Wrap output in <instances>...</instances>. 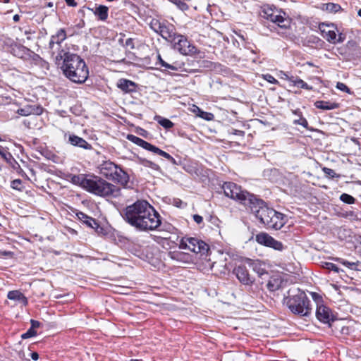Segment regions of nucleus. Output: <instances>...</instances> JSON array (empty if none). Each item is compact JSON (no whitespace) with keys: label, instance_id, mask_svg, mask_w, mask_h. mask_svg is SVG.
Here are the masks:
<instances>
[{"label":"nucleus","instance_id":"a211bd4d","mask_svg":"<svg viewBox=\"0 0 361 361\" xmlns=\"http://www.w3.org/2000/svg\"><path fill=\"white\" fill-rule=\"evenodd\" d=\"M233 273L240 283L244 285H252L255 279L249 274L248 270L244 265H239L234 268Z\"/></svg>","mask_w":361,"mask_h":361},{"label":"nucleus","instance_id":"6ab92c4d","mask_svg":"<svg viewBox=\"0 0 361 361\" xmlns=\"http://www.w3.org/2000/svg\"><path fill=\"white\" fill-rule=\"evenodd\" d=\"M66 32L64 28L59 29L55 35H51L49 47L52 51L53 54H54V50L56 45L58 50L57 53L59 51V50L62 49L61 44L66 39Z\"/></svg>","mask_w":361,"mask_h":361},{"label":"nucleus","instance_id":"6e6552de","mask_svg":"<svg viewBox=\"0 0 361 361\" xmlns=\"http://www.w3.org/2000/svg\"><path fill=\"white\" fill-rule=\"evenodd\" d=\"M247 207L255 214L262 224L267 226L271 215H275V210L268 207L262 200L253 197Z\"/></svg>","mask_w":361,"mask_h":361},{"label":"nucleus","instance_id":"774afa93","mask_svg":"<svg viewBox=\"0 0 361 361\" xmlns=\"http://www.w3.org/2000/svg\"><path fill=\"white\" fill-rule=\"evenodd\" d=\"M257 273H258V274H259V275L263 274V273H262V272H260L259 271H257Z\"/></svg>","mask_w":361,"mask_h":361},{"label":"nucleus","instance_id":"bb28decb","mask_svg":"<svg viewBox=\"0 0 361 361\" xmlns=\"http://www.w3.org/2000/svg\"><path fill=\"white\" fill-rule=\"evenodd\" d=\"M282 279L280 276H274L269 280L267 287L270 291H275L279 289L282 285Z\"/></svg>","mask_w":361,"mask_h":361},{"label":"nucleus","instance_id":"4468645a","mask_svg":"<svg viewBox=\"0 0 361 361\" xmlns=\"http://www.w3.org/2000/svg\"><path fill=\"white\" fill-rule=\"evenodd\" d=\"M316 317L322 323L328 324L329 327L333 326L337 319L333 311L322 302H317Z\"/></svg>","mask_w":361,"mask_h":361},{"label":"nucleus","instance_id":"bf43d9fd","mask_svg":"<svg viewBox=\"0 0 361 361\" xmlns=\"http://www.w3.org/2000/svg\"><path fill=\"white\" fill-rule=\"evenodd\" d=\"M172 162L173 164H182V159H171Z\"/></svg>","mask_w":361,"mask_h":361},{"label":"nucleus","instance_id":"473e14b6","mask_svg":"<svg viewBox=\"0 0 361 361\" xmlns=\"http://www.w3.org/2000/svg\"><path fill=\"white\" fill-rule=\"evenodd\" d=\"M336 323L334 325L335 331H339L343 335H348L350 333V328L348 326L343 325L342 321H336Z\"/></svg>","mask_w":361,"mask_h":361},{"label":"nucleus","instance_id":"052dcab7","mask_svg":"<svg viewBox=\"0 0 361 361\" xmlns=\"http://www.w3.org/2000/svg\"><path fill=\"white\" fill-rule=\"evenodd\" d=\"M13 20L14 22H18L20 20V16L18 14H16L13 17Z\"/></svg>","mask_w":361,"mask_h":361},{"label":"nucleus","instance_id":"09e8293b","mask_svg":"<svg viewBox=\"0 0 361 361\" xmlns=\"http://www.w3.org/2000/svg\"><path fill=\"white\" fill-rule=\"evenodd\" d=\"M125 45H126V47H129L130 49H134L135 48V45H134L133 39H132V38L127 39L126 40Z\"/></svg>","mask_w":361,"mask_h":361},{"label":"nucleus","instance_id":"3c124183","mask_svg":"<svg viewBox=\"0 0 361 361\" xmlns=\"http://www.w3.org/2000/svg\"><path fill=\"white\" fill-rule=\"evenodd\" d=\"M193 218V220L197 224H201L202 221H203V218L202 216L200 215H198V214H195L193 215L192 216Z\"/></svg>","mask_w":361,"mask_h":361},{"label":"nucleus","instance_id":"69168bd1","mask_svg":"<svg viewBox=\"0 0 361 361\" xmlns=\"http://www.w3.org/2000/svg\"><path fill=\"white\" fill-rule=\"evenodd\" d=\"M47 6L49 7H52L53 6V4L51 2H49Z\"/></svg>","mask_w":361,"mask_h":361},{"label":"nucleus","instance_id":"f8f14e48","mask_svg":"<svg viewBox=\"0 0 361 361\" xmlns=\"http://www.w3.org/2000/svg\"><path fill=\"white\" fill-rule=\"evenodd\" d=\"M169 42L173 44V48L183 55H194L199 51L197 48L185 35L176 32V36Z\"/></svg>","mask_w":361,"mask_h":361},{"label":"nucleus","instance_id":"c756f323","mask_svg":"<svg viewBox=\"0 0 361 361\" xmlns=\"http://www.w3.org/2000/svg\"><path fill=\"white\" fill-rule=\"evenodd\" d=\"M169 69L173 71H180V72H188L190 71L185 68V64L184 62L179 61H174L171 63H169Z\"/></svg>","mask_w":361,"mask_h":361},{"label":"nucleus","instance_id":"79ce46f5","mask_svg":"<svg viewBox=\"0 0 361 361\" xmlns=\"http://www.w3.org/2000/svg\"><path fill=\"white\" fill-rule=\"evenodd\" d=\"M324 268L334 271L336 273H338L340 271V269L334 263L331 262H325L323 265Z\"/></svg>","mask_w":361,"mask_h":361},{"label":"nucleus","instance_id":"4c0bfd02","mask_svg":"<svg viewBox=\"0 0 361 361\" xmlns=\"http://www.w3.org/2000/svg\"><path fill=\"white\" fill-rule=\"evenodd\" d=\"M140 161L141 164L145 167L151 168L153 170L159 169V166L149 159H140Z\"/></svg>","mask_w":361,"mask_h":361},{"label":"nucleus","instance_id":"6e6d98bb","mask_svg":"<svg viewBox=\"0 0 361 361\" xmlns=\"http://www.w3.org/2000/svg\"><path fill=\"white\" fill-rule=\"evenodd\" d=\"M0 156L2 158H6V149L0 145Z\"/></svg>","mask_w":361,"mask_h":361},{"label":"nucleus","instance_id":"2eb2a0df","mask_svg":"<svg viewBox=\"0 0 361 361\" xmlns=\"http://www.w3.org/2000/svg\"><path fill=\"white\" fill-rule=\"evenodd\" d=\"M340 149L343 156H361L360 142L356 138L346 137L341 143Z\"/></svg>","mask_w":361,"mask_h":361},{"label":"nucleus","instance_id":"5701e85b","mask_svg":"<svg viewBox=\"0 0 361 361\" xmlns=\"http://www.w3.org/2000/svg\"><path fill=\"white\" fill-rule=\"evenodd\" d=\"M92 11L97 20L105 21L109 16V8L104 5L96 6L94 8H90Z\"/></svg>","mask_w":361,"mask_h":361},{"label":"nucleus","instance_id":"13d9d810","mask_svg":"<svg viewBox=\"0 0 361 361\" xmlns=\"http://www.w3.org/2000/svg\"><path fill=\"white\" fill-rule=\"evenodd\" d=\"M293 113L298 117H301V115L302 114V111L299 109L293 111Z\"/></svg>","mask_w":361,"mask_h":361},{"label":"nucleus","instance_id":"ddd939ff","mask_svg":"<svg viewBox=\"0 0 361 361\" xmlns=\"http://www.w3.org/2000/svg\"><path fill=\"white\" fill-rule=\"evenodd\" d=\"M179 247L180 249H188L201 255H206L209 250V245L204 241L192 237L182 238Z\"/></svg>","mask_w":361,"mask_h":361},{"label":"nucleus","instance_id":"338daca9","mask_svg":"<svg viewBox=\"0 0 361 361\" xmlns=\"http://www.w3.org/2000/svg\"><path fill=\"white\" fill-rule=\"evenodd\" d=\"M20 49H22L23 50H28L27 49H26L25 47H21Z\"/></svg>","mask_w":361,"mask_h":361},{"label":"nucleus","instance_id":"7c9ffc66","mask_svg":"<svg viewBox=\"0 0 361 361\" xmlns=\"http://www.w3.org/2000/svg\"><path fill=\"white\" fill-rule=\"evenodd\" d=\"M155 119L158 123L165 129H171L174 126V123L171 121L166 118H162L160 116H157Z\"/></svg>","mask_w":361,"mask_h":361},{"label":"nucleus","instance_id":"e2e57ef3","mask_svg":"<svg viewBox=\"0 0 361 361\" xmlns=\"http://www.w3.org/2000/svg\"><path fill=\"white\" fill-rule=\"evenodd\" d=\"M313 298L316 300V298L317 297V294L315 293H312Z\"/></svg>","mask_w":361,"mask_h":361},{"label":"nucleus","instance_id":"9b49d317","mask_svg":"<svg viewBox=\"0 0 361 361\" xmlns=\"http://www.w3.org/2000/svg\"><path fill=\"white\" fill-rule=\"evenodd\" d=\"M222 188L226 196L240 201L246 207L255 196L247 191L242 190L238 185L231 182L225 183Z\"/></svg>","mask_w":361,"mask_h":361},{"label":"nucleus","instance_id":"4be33fe9","mask_svg":"<svg viewBox=\"0 0 361 361\" xmlns=\"http://www.w3.org/2000/svg\"><path fill=\"white\" fill-rule=\"evenodd\" d=\"M43 108L39 106L27 105L23 108L18 109V114L22 116H27L31 114L40 115L42 114Z\"/></svg>","mask_w":361,"mask_h":361},{"label":"nucleus","instance_id":"a19ab883","mask_svg":"<svg viewBox=\"0 0 361 361\" xmlns=\"http://www.w3.org/2000/svg\"><path fill=\"white\" fill-rule=\"evenodd\" d=\"M293 123L295 125H300L304 127L305 128H308V122L305 118L301 115V117H299L298 119H295L293 121Z\"/></svg>","mask_w":361,"mask_h":361},{"label":"nucleus","instance_id":"9d476101","mask_svg":"<svg viewBox=\"0 0 361 361\" xmlns=\"http://www.w3.org/2000/svg\"><path fill=\"white\" fill-rule=\"evenodd\" d=\"M161 218L159 214L149 204L140 221L137 230L140 231H154L161 225Z\"/></svg>","mask_w":361,"mask_h":361},{"label":"nucleus","instance_id":"603ef678","mask_svg":"<svg viewBox=\"0 0 361 361\" xmlns=\"http://www.w3.org/2000/svg\"><path fill=\"white\" fill-rule=\"evenodd\" d=\"M30 323H31V328H32L33 329L39 327L41 325L39 322L34 320V319H31Z\"/></svg>","mask_w":361,"mask_h":361},{"label":"nucleus","instance_id":"b1692460","mask_svg":"<svg viewBox=\"0 0 361 361\" xmlns=\"http://www.w3.org/2000/svg\"><path fill=\"white\" fill-rule=\"evenodd\" d=\"M7 298L24 306H26L28 302L27 298L20 290H17L9 291L7 294Z\"/></svg>","mask_w":361,"mask_h":361},{"label":"nucleus","instance_id":"c9c22d12","mask_svg":"<svg viewBox=\"0 0 361 361\" xmlns=\"http://www.w3.org/2000/svg\"><path fill=\"white\" fill-rule=\"evenodd\" d=\"M324 9L330 12H337L341 9V6L338 4L334 3H327L323 5Z\"/></svg>","mask_w":361,"mask_h":361},{"label":"nucleus","instance_id":"5fc2aeb1","mask_svg":"<svg viewBox=\"0 0 361 361\" xmlns=\"http://www.w3.org/2000/svg\"><path fill=\"white\" fill-rule=\"evenodd\" d=\"M66 4L69 6L75 7L78 4L75 0H65Z\"/></svg>","mask_w":361,"mask_h":361},{"label":"nucleus","instance_id":"8fccbe9b","mask_svg":"<svg viewBox=\"0 0 361 361\" xmlns=\"http://www.w3.org/2000/svg\"><path fill=\"white\" fill-rule=\"evenodd\" d=\"M293 78H294L293 75H290L286 73H282L281 78L283 80L288 81L289 83H290V82L293 80Z\"/></svg>","mask_w":361,"mask_h":361},{"label":"nucleus","instance_id":"0eeeda50","mask_svg":"<svg viewBox=\"0 0 361 361\" xmlns=\"http://www.w3.org/2000/svg\"><path fill=\"white\" fill-rule=\"evenodd\" d=\"M318 28L322 37L330 44L343 43L345 39V35L339 32L337 25L334 23H319Z\"/></svg>","mask_w":361,"mask_h":361},{"label":"nucleus","instance_id":"0e129e2a","mask_svg":"<svg viewBox=\"0 0 361 361\" xmlns=\"http://www.w3.org/2000/svg\"><path fill=\"white\" fill-rule=\"evenodd\" d=\"M357 14L361 17V8L358 10Z\"/></svg>","mask_w":361,"mask_h":361},{"label":"nucleus","instance_id":"aec40b11","mask_svg":"<svg viewBox=\"0 0 361 361\" xmlns=\"http://www.w3.org/2000/svg\"><path fill=\"white\" fill-rule=\"evenodd\" d=\"M285 218L286 216L283 214L275 211V215L271 216V219L269 220L267 227L279 230L285 224Z\"/></svg>","mask_w":361,"mask_h":361},{"label":"nucleus","instance_id":"ea45409f","mask_svg":"<svg viewBox=\"0 0 361 361\" xmlns=\"http://www.w3.org/2000/svg\"><path fill=\"white\" fill-rule=\"evenodd\" d=\"M322 171H324V173H325V175L331 178H339L341 176L339 174H337L336 173H335V171L331 169H329V168H326V167H324L322 169Z\"/></svg>","mask_w":361,"mask_h":361},{"label":"nucleus","instance_id":"e433bc0d","mask_svg":"<svg viewBox=\"0 0 361 361\" xmlns=\"http://www.w3.org/2000/svg\"><path fill=\"white\" fill-rule=\"evenodd\" d=\"M340 200L342 202H343L345 203H347V204H353L355 202V199L353 196H351V195H350L348 194H346V193H343L340 196Z\"/></svg>","mask_w":361,"mask_h":361},{"label":"nucleus","instance_id":"39448f33","mask_svg":"<svg viewBox=\"0 0 361 361\" xmlns=\"http://www.w3.org/2000/svg\"><path fill=\"white\" fill-rule=\"evenodd\" d=\"M149 203L145 200H137L135 203L126 207L121 213L124 220L130 226L137 229L143 214Z\"/></svg>","mask_w":361,"mask_h":361},{"label":"nucleus","instance_id":"a878e982","mask_svg":"<svg viewBox=\"0 0 361 361\" xmlns=\"http://www.w3.org/2000/svg\"><path fill=\"white\" fill-rule=\"evenodd\" d=\"M314 106L316 108L322 110H332L338 109L339 104L330 101L319 100L314 102Z\"/></svg>","mask_w":361,"mask_h":361},{"label":"nucleus","instance_id":"412c9836","mask_svg":"<svg viewBox=\"0 0 361 361\" xmlns=\"http://www.w3.org/2000/svg\"><path fill=\"white\" fill-rule=\"evenodd\" d=\"M117 87L125 93H130L136 91L137 85L132 80L121 78L118 81Z\"/></svg>","mask_w":361,"mask_h":361},{"label":"nucleus","instance_id":"4d7b16f0","mask_svg":"<svg viewBox=\"0 0 361 361\" xmlns=\"http://www.w3.org/2000/svg\"><path fill=\"white\" fill-rule=\"evenodd\" d=\"M31 358L33 360H37L39 359V355L36 352H33L31 353Z\"/></svg>","mask_w":361,"mask_h":361},{"label":"nucleus","instance_id":"393cba45","mask_svg":"<svg viewBox=\"0 0 361 361\" xmlns=\"http://www.w3.org/2000/svg\"><path fill=\"white\" fill-rule=\"evenodd\" d=\"M68 141L73 146H78L86 149L92 148V145L85 140L75 135H71L69 136Z\"/></svg>","mask_w":361,"mask_h":361},{"label":"nucleus","instance_id":"cd10ccee","mask_svg":"<svg viewBox=\"0 0 361 361\" xmlns=\"http://www.w3.org/2000/svg\"><path fill=\"white\" fill-rule=\"evenodd\" d=\"M77 216L80 220L85 224L88 227L95 229L98 227V224L92 217L88 216L82 212H79Z\"/></svg>","mask_w":361,"mask_h":361},{"label":"nucleus","instance_id":"49530a36","mask_svg":"<svg viewBox=\"0 0 361 361\" xmlns=\"http://www.w3.org/2000/svg\"><path fill=\"white\" fill-rule=\"evenodd\" d=\"M264 79L271 84H278L279 81L271 75L267 74L264 76Z\"/></svg>","mask_w":361,"mask_h":361},{"label":"nucleus","instance_id":"58836bf2","mask_svg":"<svg viewBox=\"0 0 361 361\" xmlns=\"http://www.w3.org/2000/svg\"><path fill=\"white\" fill-rule=\"evenodd\" d=\"M11 187L14 190H17L19 191L23 190V185L22 180L20 179L13 180V181H11Z\"/></svg>","mask_w":361,"mask_h":361},{"label":"nucleus","instance_id":"f03ea898","mask_svg":"<svg viewBox=\"0 0 361 361\" xmlns=\"http://www.w3.org/2000/svg\"><path fill=\"white\" fill-rule=\"evenodd\" d=\"M81 187L87 191L107 198H116L121 195L119 187L97 176L81 179Z\"/></svg>","mask_w":361,"mask_h":361},{"label":"nucleus","instance_id":"864d4df0","mask_svg":"<svg viewBox=\"0 0 361 361\" xmlns=\"http://www.w3.org/2000/svg\"><path fill=\"white\" fill-rule=\"evenodd\" d=\"M82 178H87V177L80 176H74L73 177V181L74 183H79L81 185V179Z\"/></svg>","mask_w":361,"mask_h":361},{"label":"nucleus","instance_id":"1a4fd4ad","mask_svg":"<svg viewBox=\"0 0 361 361\" xmlns=\"http://www.w3.org/2000/svg\"><path fill=\"white\" fill-rule=\"evenodd\" d=\"M149 27L168 42L173 39L176 36V28L175 25L166 19L152 18L149 23Z\"/></svg>","mask_w":361,"mask_h":361},{"label":"nucleus","instance_id":"72a5a7b5","mask_svg":"<svg viewBox=\"0 0 361 361\" xmlns=\"http://www.w3.org/2000/svg\"><path fill=\"white\" fill-rule=\"evenodd\" d=\"M169 1L174 4L177 6V7L181 11H187L189 8L188 5L186 4V1H189L190 0H168Z\"/></svg>","mask_w":361,"mask_h":361},{"label":"nucleus","instance_id":"f704fd0d","mask_svg":"<svg viewBox=\"0 0 361 361\" xmlns=\"http://www.w3.org/2000/svg\"><path fill=\"white\" fill-rule=\"evenodd\" d=\"M169 256L172 259L177 261H183L188 256L181 252H173L169 253Z\"/></svg>","mask_w":361,"mask_h":361},{"label":"nucleus","instance_id":"a18cd8bd","mask_svg":"<svg viewBox=\"0 0 361 361\" xmlns=\"http://www.w3.org/2000/svg\"><path fill=\"white\" fill-rule=\"evenodd\" d=\"M336 261L339 262L341 264L350 269H354V267H355V264L354 262H350L343 259L337 258Z\"/></svg>","mask_w":361,"mask_h":361},{"label":"nucleus","instance_id":"680f3d73","mask_svg":"<svg viewBox=\"0 0 361 361\" xmlns=\"http://www.w3.org/2000/svg\"><path fill=\"white\" fill-rule=\"evenodd\" d=\"M185 170L187 171H188L189 173H192L193 172V169L192 168L185 169Z\"/></svg>","mask_w":361,"mask_h":361},{"label":"nucleus","instance_id":"423d86ee","mask_svg":"<svg viewBox=\"0 0 361 361\" xmlns=\"http://www.w3.org/2000/svg\"><path fill=\"white\" fill-rule=\"evenodd\" d=\"M100 173L109 179L127 186L129 181L128 173L110 160L104 161L99 166Z\"/></svg>","mask_w":361,"mask_h":361},{"label":"nucleus","instance_id":"f3484780","mask_svg":"<svg viewBox=\"0 0 361 361\" xmlns=\"http://www.w3.org/2000/svg\"><path fill=\"white\" fill-rule=\"evenodd\" d=\"M256 240L258 243L274 248L276 250H282L283 245L281 242L275 240L274 238L265 233H261L256 235Z\"/></svg>","mask_w":361,"mask_h":361},{"label":"nucleus","instance_id":"20e7f679","mask_svg":"<svg viewBox=\"0 0 361 361\" xmlns=\"http://www.w3.org/2000/svg\"><path fill=\"white\" fill-rule=\"evenodd\" d=\"M259 15L262 18L273 23L279 28L287 30L290 27L291 18L286 12L274 5H263L261 7Z\"/></svg>","mask_w":361,"mask_h":361},{"label":"nucleus","instance_id":"f257e3e1","mask_svg":"<svg viewBox=\"0 0 361 361\" xmlns=\"http://www.w3.org/2000/svg\"><path fill=\"white\" fill-rule=\"evenodd\" d=\"M56 64L71 81L84 83L89 77V69L85 61L78 54L61 49L55 56Z\"/></svg>","mask_w":361,"mask_h":361},{"label":"nucleus","instance_id":"c85d7f7f","mask_svg":"<svg viewBox=\"0 0 361 361\" xmlns=\"http://www.w3.org/2000/svg\"><path fill=\"white\" fill-rule=\"evenodd\" d=\"M290 86H294L307 90H313V87L312 86L309 85L307 82H305L304 80H302L298 76H294L293 80L290 83Z\"/></svg>","mask_w":361,"mask_h":361},{"label":"nucleus","instance_id":"37998d69","mask_svg":"<svg viewBox=\"0 0 361 361\" xmlns=\"http://www.w3.org/2000/svg\"><path fill=\"white\" fill-rule=\"evenodd\" d=\"M37 335V332L32 328H30L25 333L23 334L21 338L23 339H27L33 337Z\"/></svg>","mask_w":361,"mask_h":361},{"label":"nucleus","instance_id":"de8ad7c7","mask_svg":"<svg viewBox=\"0 0 361 361\" xmlns=\"http://www.w3.org/2000/svg\"><path fill=\"white\" fill-rule=\"evenodd\" d=\"M157 64L160 65L161 67L169 69V63L162 59L160 55H158V61Z\"/></svg>","mask_w":361,"mask_h":361},{"label":"nucleus","instance_id":"c03bdc74","mask_svg":"<svg viewBox=\"0 0 361 361\" xmlns=\"http://www.w3.org/2000/svg\"><path fill=\"white\" fill-rule=\"evenodd\" d=\"M336 88L342 92L350 94L351 91L350 88L343 82H338L336 84Z\"/></svg>","mask_w":361,"mask_h":361},{"label":"nucleus","instance_id":"dca6fc26","mask_svg":"<svg viewBox=\"0 0 361 361\" xmlns=\"http://www.w3.org/2000/svg\"><path fill=\"white\" fill-rule=\"evenodd\" d=\"M127 139L143 149L153 152L154 154L159 155L164 158H173L169 154L134 135L128 134Z\"/></svg>","mask_w":361,"mask_h":361},{"label":"nucleus","instance_id":"7ed1b4c3","mask_svg":"<svg viewBox=\"0 0 361 361\" xmlns=\"http://www.w3.org/2000/svg\"><path fill=\"white\" fill-rule=\"evenodd\" d=\"M284 302L293 314L308 316L311 313L310 300L305 293L298 288L289 289Z\"/></svg>","mask_w":361,"mask_h":361},{"label":"nucleus","instance_id":"2f4dec72","mask_svg":"<svg viewBox=\"0 0 361 361\" xmlns=\"http://www.w3.org/2000/svg\"><path fill=\"white\" fill-rule=\"evenodd\" d=\"M193 111L196 113L198 116L207 121H211L214 118V115L212 113L204 111L197 106H195Z\"/></svg>","mask_w":361,"mask_h":361}]
</instances>
